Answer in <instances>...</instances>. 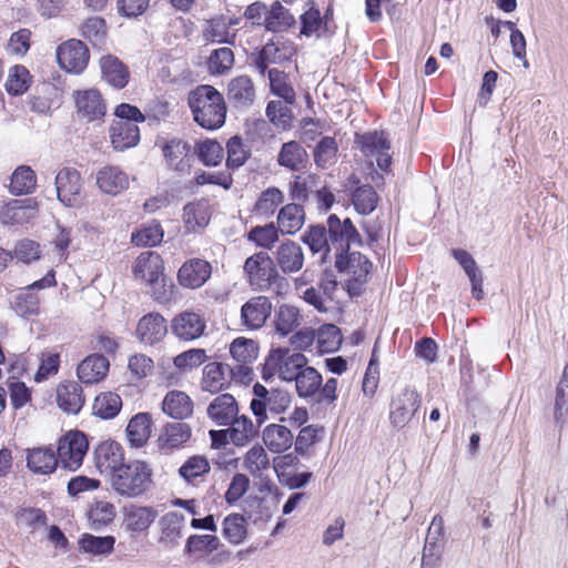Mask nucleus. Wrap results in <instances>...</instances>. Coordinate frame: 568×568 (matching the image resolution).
<instances>
[{"label": "nucleus", "instance_id": "nucleus-5", "mask_svg": "<svg viewBox=\"0 0 568 568\" xmlns=\"http://www.w3.org/2000/svg\"><path fill=\"white\" fill-rule=\"evenodd\" d=\"M244 273L248 284L256 291H266L271 284L280 278L273 258L268 253L261 251L246 258Z\"/></svg>", "mask_w": 568, "mask_h": 568}, {"label": "nucleus", "instance_id": "nucleus-40", "mask_svg": "<svg viewBox=\"0 0 568 568\" xmlns=\"http://www.w3.org/2000/svg\"><path fill=\"white\" fill-rule=\"evenodd\" d=\"M293 382H295L297 395L302 398H310L318 393L323 378L314 367L306 364Z\"/></svg>", "mask_w": 568, "mask_h": 568}, {"label": "nucleus", "instance_id": "nucleus-51", "mask_svg": "<svg viewBox=\"0 0 568 568\" xmlns=\"http://www.w3.org/2000/svg\"><path fill=\"white\" fill-rule=\"evenodd\" d=\"M243 467L253 476L260 477L270 468V459L265 449L260 445L251 447L243 457Z\"/></svg>", "mask_w": 568, "mask_h": 568}, {"label": "nucleus", "instance_id": "nucleus-9", "mask_svg": "<svg viewBox=\"0 0 568 568\" xmlns=\"http://www.w3.org/2000/svg\"><path fill=\"white\" fill-rule=\"evenodd\" d=\"M356 142L366 158L375 159L382 171H388L392 164L390 142L385 132L373 131L357 136Z\"/></svg>", "mask_w": 568, "mask_h": 568}, {"label": "nucleus", "instance_id": "nucleus-36", "mask_svg": "<svg viewBox=\"0 0 568 568\" xmlns=\"http://www.w3.org/2000/svg\"><path fill=\"white\" fill-rule=\"evenodd\" d=\"M162 409L172 418L184 419L192 415L193 402L186 393L172 390L165 395Z\"/></svg>", "mask_w": 568, "mask_h": 568}, {"label": "nucleus", "instance_id": "nucleus-52", "mask_svg": "<svg viewBox=\"0 0 568 568\" xmlns=\"http://www.w3.org/2000/svg\"><path fill=\"white\" fill-rule=\"evenodd\" d=\"M206 64L210 74L223 75L229 72L234 64L233 51L227 47L215 49L209 55Z\"/></svg>", "mask_w": 568, "mask_h": 568}, {"label": "nucleus", "instance_id": "nucleus-64", "mask_svg": "<svg viewBox=\"0 0 568 568\" xmlns=\"http://www.w3.org/2000/svg\"><path fill=\"white\" fill-rule=\"evenodd\" d=\"M270 87L273 94L282 98L286 103L295 102V91L286 82V75L278 69L268 70Z\"/></svg>", "mask_w": 568, "mask_h": 568}, {"label": "nucleus", "instance_id": "nucleus-1", "mask_svg": "<svg viewBox=\"0 0 568 568\" xmlns=\"http://www.w3.org/2000/svg\"><path fill=\"white\" fill-rule=\"evenodd\" d=\"M187 103L194 121L206 130L220 129L226 116L223 95L212 85L196 87L189 93Z\"/></svg>", "mask_w": 568, "mask_h": 568}, {"label": "nucleus", "instance_id": "nucleus-18", "mask_svg": "<svg viewBox=\"0 0 568 568\" xmlns=\"http://www.w3.org/2000/svg\"><path fill=\"white\" fill-rule=\"evenodd\" d=\"M161 150L166 164L171 169L185 172L191 168V145L182 139H164L161 143Z\"/></svg>", "mask_w": 568, "mask_h": 568}, {"label": "nucleus", "instance_id": "nucleus-49", "mask_svg": "<svg viewBox=\"0 0 568 568\" xmlns=\"http://www.w3.org/2000/svg\"><path fill=\"white\" fill-rule=\"evenodd\" d=\"M294 17L282 6L280 1H275L267 10L264 19V26L267 30L277 32L292 26Z\"/></svg>", "mask_w": 568, "mask_h": 568}, {"label": "nucleus", "instance_id": "nucleus-41", "mask_svg": "<svg viewBox=\"0 0 568 568\" xmlns=\"http://www.w3.org/2000/svg\"><path fill=\"white\" fill-rule=\"evenodd\" d=\"M126 435L131 446L142 447L151 435V416L148 413L133 416L126 426Z\"/></svg>", "mask_w": 568, "mask_h": 568}, {"label": "nucleus", "instance_id": "nucleus-62", "mask_svg": "<svg viewBox=\"0 0 568 568\" xmlns=\"http://www.w3.org/2000/svg\"><path fill=\"white\" fill-rule=\"evenodd\" d=\"M195 152L200 161L206 166H216L223 160L222 145L215 140H204L196 144Z\"/></svg>", "mask_w": 568, "mask_h": 568}, {"label": "nucleus", "instance_id": "nucleus-27", "mask_svg": "<svg viewBox=\"0 0 568 568\" xmlns=\"http://www.w3.org/2000/svg\"><path fill=\"white\" fill-rule=\"evenodd\" d=\"M110 138L113 148L118 151L135 146L140 141L139 126L130 121L114 120L110 128Z\"/></svg>", "mask_w": 568, "mask_h": 568}, {"label": "nucleus", "instance_id": "nucleus-11", "mask_svg": "<svg viewBox=\"0 0 568 568\" xmlns=\"http://www.w3.org/2000/svg\"><path fill=\"white\" fill-rule=\"evenodd\" d=\"M326 231L328 233L329 241L335 248L334 254L347 252L351 244L361 242V236L348 217L341 221L336 214H331L327 219Z\"/></svg>", "mask_w": 568, "mask_h": 568}, {"label": "nucleus", "instance_id": "nucleus-61", "mask_svg": "<svg viewBox=\"0 0 568 568\" xmlns=\"http://www.w3.org/2000/svg\"><path fill=\"white\" fill-rule=\"evenodd\" d=\"M14 517L18 525L33 530H40L47 525V516L40 508L18 507Z\"/></svg>", "mask_w": 568, "mask_h": 568}, {"label": "nucleus", "instance_id": "nucleus-59", "mask_svg": "<svg viewBox=\"0 0 568 568\" xmlns=\"http://www.w3.org/2000/svg\"><path fill=\"white\" fill-rule=\"evenodd\" d=\"M281 231L273 222L263 225V226H254L247 233V239L251 242H254L257 246L271 250L273 245L278 241V233Z\"/></svg>", "mask_w": 568, "mask_h": 568}, {"label": "nucleus", "instance_id": "nucleus-55", "mask_svg": "<svg viewBox=\"0 0 568 568\" xmlns=\"http://www.w3.org/2000/svg\"><path fill=\"white\" fill-rule=\"evenodd\" d=\"M210 463L204 456L194 455L187 458L179 468L180 477L187 484L210 471Z\"/></svg>", "mask_w": 568, "mask_h": 568}, {"label": "nucleus", "instance_id": "nucleus-19", "mask_svg": "<svg viewBox=\"0 0 568 568\" xmlns=\"http://www.w3.org/2000/svg\"><path fill=\"white\" fill-rule=\"evenodd\" d=\"M74 100L79 116L87 121L99 120L104 116L106 112V105L98 90L89 89L77 91Z\"/></svg>", "mask_w": 568, "mask_h": 568}, {"label": "nucleus", "instance_id": "nucleus-48", "mask_svg": "<svg viewBox=\"0 0 568 568\" xmlns=\"http://www.w3.org/2000/svg\"><path fill=\"white\" fill-rule=\"evenodd\" d=\"M342 334L334 324L322 325L316 332V345L320 353H333L342 344Z\"/></svg>", "mask_w": 568, "mask_h": 568}, {"label": "nucleus", "instance_id": "nucleus-6", "mask_svg": "<svg viewBox=\"0 0 568 568\" xmlns=\"http://www.w3.org/2000/svg\"><path fill=\"white\" fill-rule=\"evenodd\" d=\"M88 452V440L81 432H69L58 443L55 455L58 465L68 470H77Z\"/></svg>", "mask_w": 568, "mask_h": 568}, {"label": "nucleus", "instance_id": "nucleus-31", "mask_svg": "<svg viewBox=\"0 0 568 568\" xmlns=\"http://www.w3.org/2000/svg\"><path fill=\"white\" fill-rule=\"evenodd\" d=\"M293 434L284 425L270 424L262 432V439L267 449L281 454L293 445Z\"/></svg>", "mask_w": 568, "mask_h": 568}, {"label": "nucleus", "instance_id": "nucleus-13", "mask_svg": "<svg viewBox=\"0 0 568 568\" xmlns=\"http://www.w3.org/2000/svg\"><path fill=\"white\" fill-rule=\"evenodd\" d=\"M38 203L33 199L11 200L0 204V222L3 225H23L37 217Z\"/></svg>", "mask_w": 568, "mask_h": 568}, {"label": "nucleus", "instance_id": "nucleus-15", "mask_svg": "<svg viewBox=\"0 0 568 568\" xmlns=\"http://www.w3.org/2000/svg\"><path fill=\"white\" fill-rule=\"evenodd\" d=\"M168 334L166 320L156 312L143 315L136 325L135 336L138 341L146 346H153L163 341Z\"/></svg>", "mask_w": 568, "mask_h": 568}, {"label": "nucleus", "instance_id": "nucleus-12", "mask_svg": "<svg viewBox=\"0 0 568 568\" xmlns=\"http://www.w3.org/2000/svg\"><path fill=\"white\" fill-rule=\"evenodd\" d=\"M57 59L65 71L80 73L89 62V50L82 41L71 39L58 47Z\"/></svg>", "mask_w": 568, "mask_h": 568}, {"label": "nucleus", "instance_id": "nucleus-54", "mask_svg": "<svg viewBox=\"0 0 568 568\" xmlns=\"http://www.w3.org/2000/svg\"><path fill=\"white\" fill-rule=\"evenodd\" d=\"M378 196L371 185H361L352 194V203L362 215L371 214L377 205Z\"/></svg>", "mask_w": 568, "mask_h": 568}, {"label": "nucleus", "instance_id": "nucleus-2", "mask_svg": "<svg viewBox=\"0 0 568 568\" xmlns=\"http://www.w3.org/2000/svg\"><path fill=\"white\" fill-rule=\"evenodd\" d=\"M110 484L121 496H141L151 487L152 469L142 460H131L110 477Z\"/></svg>", "mask_w": 568, "mask_h": 568}, {"label": "nucleus", "instance_id": "nucleus-47", "mask_svg": "<svg viewBox=\"0 0 568 568\" xmlns=\"http://www.w3.org/2000/svg\"><path fill=\"white\" fill-rule=\"evenodd\" d=\"M121 407V397L116 393L105 392L95 397L93 412L103 419H111L120 413Z\"/></svg>", "mask_w": 568, "mask_h": 568}, {"label": "nucleus", "instance_id": "nucleus-58", "mask_svg": "<svg viewBox=\"0 0 568 568\" xmlns=\"http://www.w3.org/2000/svg\"><path fill=\"white\" fill-rule=\"evenodd\" d=\"M300 325V312L295 306L281 305L275 315V328L278 334L286 336Z\"/></svg>", "mask_w": 568, "mask_h": 568}, {"label": "nucleus", "instance_id": "nucleus-8", "mask_svg": "<svg viewBox=\"0 0 568 568\" xmlns=\"http://www.w3.org/2000/svg\"><path fill=\"white\" fill-rule=\"evenodd\" d=\"M55 191L59 201L68 207H78L83 200V181L73 168L61 169L55 176Z\"/></svg>", "mask_w": 568, "mask_h": 568}, {"label": "nucleus", "instance_id": "nucleus-20", "mask_svg": "<svg viewBox=\"0 0 568 568\" xmlns=\"http://www.w3.org/2000/svg\"><path fill=\"white\" fill-rule=\"evenodd\" d=\"M95 460L100 473L109 478L125 464L121 445L112 440L103 442L98 446Z\"/></svg>", "mask_w": 568, "mask_h": 568}, {"label": "nucleus", "instance_id": "nucleus-22", "mask_svg": "<svg viewBox=\"0 0 568 568\" xmlns=\"http://www.w3.org/2000/svg\"><path fill=\"white\" fill-rule=\"evenodd\" d=\"M294 52L291 43L275 41L266 43L254 58L255 69L264 75L268 64H278L290 60Z\"/></svg>", "mask_w": 568, "mask_h": 568}, {"label": "nucleus", "instance_id": "nucleus-56", "mask_svg": "<svg viewBox=\"0 0 568 568\" xmlns=\"http://www.w3.org/2000/svg\"><path fill=\"white\" fill-rule=\"evenodd\" d=\"M554 417L557 423L561 424L568 418V363L565 365L556 387Z\"/></svg>", "mask_w": 568, "mask_h": 568}, {"label": "nucleus", "instance_id": "nucleus-3", "mask_svg": "<svg viewBox=\"0 0 568 568\" xmlns=\"http://www.w3.org/2000/svg\"><path fill=\"white\" fill-rule=\"evenodd\" d=\"M253 394L255 397L251 400L250 407L258 425L266 422L267 410L274 415H280L290 407L292 402L288 390L283 388L267 389L260 383L253 386Z\"/></svg>", "mask_w": 568, "mask_h": 568}, {"label": "nucleus", "instance_id": "nucleus-37", "mask_svg": "<svg viewBox=\"0 0 568 568\" xmlns=\"http://www.w3.org/2000/svg\"><path fill=\"white\" fill-rule=\"evenodd\" d=\"M307 152L296 141L284 143L277 155V163L291 171H300L304 169L307 164Z\"/></svg>", "mask_w": 568, "mask_h": 568}, {"label": "nucleus", "instance_id": "nucleus-42", "mask_svg": "<svg viewBox=\"0 0 568 568\" xmlns=\"http://www.w3.org/2000/svg\"><path fill=\"white\" fill-rule=\"evenodd\" d=\"M210 211L206 202L189 203L183 209V221L189 232L204 229L210 222Z\"/></svg>", "mask_w": 568, "mask_h": 568}, {"label": "nucleus", "instance_id": "nucleus-25", "mask_svg": "<svg viewBox=\"0 0 568 568\" xmlns=\"http://www.w3.org/2000/svg\"><path fill=\"white\" fill-rule=\"evenodd\" d=\"M97 185L105 194L118 195L129 187V176L119 166L106 165L97 172Z\"/></svg>", "mask_w": 568, "mask_h": 568}, {"label": "nucleus", "instance_id": "nucleus-17", "mask_svg": "<svg viewBox=\"0 0 568 568\" xmlns=\"http://www.w3.org/2000/svg\"><path fill=\"white\" fill-rule=\"evenodd\" d=\"M272 312V303L266 296H254L241 307V323L246 329L261 328Z\"/></svg>", "mask_w": 568, "mask_h": 568}, {"label": "nucleus", "instance_id": "nucleus-23", "mask_svg": "<svg viewBox=\"0 0 568 568\" xmlns=\"http://www.w3.org/2000/svg\"><path fill=\"white\" fill-rule=\"evenodd\" d=\"M277 376L281 381L293 382L302 367L307 364V358L300 352H291L288 348L273 349Z\"/></svg>", "mask_w": 568, "mask_h": 568}, {"label": "nucleus", "instance_id": "nucleus-32", "mask_svg": "<svg viewBox=\"0 0 568 568\" xmlns=\"http://www.w3.org/2000/svg\"><path fill=\"white\" fill-rule=\"evenodd\" d=\"M227 98L236 108L250 106L255 98L254 84L247 75L232 79L227 85Z\"/></svg>", "mask_w": 568, "mask_h": 568}, {"label": "nucleus", "instance_id": "nucleus-14", "mask_svg": "<svg viewBox=\"0 0 568 568\" xmlns=\"http://www.w3.org/2000/svg\"><path fill=\"white\" fill-rule=\"evenodd\" d=\"M272 258L275 267H278L286 275L297 273L304 266L303 248L297 242L292 240L282 241L273 252Z\"/></svg>", "mask_w": 568, "mask_h": 568}, {"label": "nucleus", "instance_id": "nucleus-45", "mask_svg": "<svg viewBox=\"0 0 568 568\" xmlns=\"http://www.w3.org/2000/svg\"><path fill=\"white\" fill-rule=\"evenodd\" d=\"M37 185L34 171L27 165H21L11 175L10 192L14 195L31 193Z\"/></svg>", "mask_w": 568, "mask_h": 568}, {"label": "nucleus", "instance_id": "nucleus-38", "mask_svg": "<svg viewBox=\"0 0 568 568\" xmlns=\"http://www.w3.org/2000/svg\"><path fill=\"white\" fill-rule=\"evenodd\" d=\"M305 213L301 205L290 203L284 205L277 215V227L282 234H295L304 224Z\"/></svg>", "mask_w": 568, "mask_h": 568}, {"label": "nucleus", "instance_id": "nucleus-30", "mask_svg": "<svg viewBox=\"0 0 568 568\" xmlns=\"http://www.w3.org/2000/svg\"><path fill=\"white\" fill-rule=\"evenodd\" d=\"M27 467L34 474L48 475L58 467V458L52 447L27 449Z\"/></svg>", "mask_w": 568, "mask_h": 568}, {"label": "nucleus", "instance_id": "nucleus-60", "mask_svg": "<svg viewBox=\"0 0 568 568\" xmlns=\"http://www.w3.org/2000/svg\"><path fill=\"white\" fill-rule=\"evenodd\" d=\"M220 541L216 535H190L186 541V550L195 558L212 552L219 548Z\"/></svg>", "mask_w": 568, "mask_h": 568}, {"label": "nucleus", "instance_id": "nucleus-34", "mask_svg": "<svg viewBox=\"0 0 568 568\" xmlns=\"http://www.w3.org/2000/svg\"><path fill=\"white\" fill-rule=\"evenodd\" d=\"M302 241L310 247L313 254H322V262L328 261L331 253H335V248L329 241L328 233L323 225L311 226L303 234Z\"/></svg>", "mask_w": 568, "mask_h": 568}, {"label": "nucleus", "instance_id": "nucleus-46", "mask_svg": "<svg viewBox=\"0 0 568 568\" xmlns=\"http://www.w3.org/2000/svg\"><path fill=\"white\" fill-rule=\"evenodd\" d=\"M115 516L114 506L104 500H97L88 509V519L94 530L103 529Z\"/></svg>", "mask_w": 568, "mask_h": 568}, {"label": "nucleus", "instance_id": "nucleus-28", "mask_svg": "<svg viewBox=\"0 0 568 568\" xmlns=\"http://www.w3.org/2000/svg\"><path fill=\"white\" fill-rule=\"evenodd\" d=\"M162 258L155 252L141 253L133 265V275L148 284H154L162 275Z\"/></svg>", "mask_w": 568, "mask_h": 568}, {"label": "nucleus", "instance_id": "nucleus-24", "mask_svg": "<svg viewBox=\"0 0 568 568\" xmlns=\"http://www.w3.org/2000/svg\"><path fill=\"white\" fill-rule=\"evenodd\" d=\"M209 418L217 426L230 425L239 414V406L233 395L221 394L216 396L207 406Z\"/></svg>", "mask_w": 568, "mask_h": 568}, {"label": "nucleus", "instance_id": "nucleus-53", "mask_svg": "<svg viewBox=\"0 0 568 568\" xmlns=\"http://www.w3.org/2000/svg\"><path fill=\"white\" fill-rule=\"evenodd\" d=\"M445 535H425L422 568H438L437 564L445 546Z\"/></svg>", "mask_w": 568, "mask_h": 568}, {"label": "nucleus", "instance_id": "nucleus-4", "mask_svg": "<svg viewBox=\"0 0 568 568\" xmlns=\"http://www.w3.org/2000/svg\"><path fill=\"white\" fill-rule=\"evenodd\" d=\"M422 404L420 394L412 386L395 390L390 397L388 419L392 427L403 429L407 426Z\"/></svg>", "mask_w": 568, "mask_h": 568}, {"label": "nucleus", "instance_id": "nucleus-10", "mask_svg": "<svg viewBox=\"0 0 568 568\" xmlns=\"http://www.w3.org/2000/svg\"><path fill=\"white\" fill-rule=\"evenodd\" d=\"M171 333L181 342H193L204 335L206 321L194 311L176 314L170 323Z\"/></svg>", "mask_w": 568, "mask_h": 568}, {"label": "nucleus", "instance_id": "nucleus-44", "mask_svg": "<svg viewBox=\"0 0 568 568\" xmlns=\"http://www.w3.org/2000/svg\"><path fill=\"white\" fill-rule=\"evenodd\" d=\"M231 20L225 18L212 19L207 22L203 38L209 42L233 43L235 33L230 30Z\"/></svg>", "mask_w": 568, "mask_h": 568}, {"label": "nucleus", "instance_id": "nucleus-50", "mask_svg": "<svg viewBox=\"0 0 568 568\" xmlns=\"http://www.w3.org/2000/svg\"><path fill=\"white\" fill-rule=\"evenodd\" d=\"M115 539L111 535L104 537L95 535H83L79 540V549L82 552L98 555H109L112 552Z\"/></svg>", "mask_w": 568, "mask_h": 568}, {"label": "nucleus", "instance_id": "nucleus-26", "mask_svg": "<svg viewBox=\"0 0 568 568\" xmlns=\"http://www.w3.org/2000/svg\"><path fill=\"white\" fill-rule=\"evenodd\" d=\"M231 427L226 430H211L210 435L213 443H216L217 436L229 438L235 446L246 445L254 436L255 429L252 420L246 416H236L231 422Z\"/></svg>", "mask_w": 568, "mask_h": 568}, {"label": "nucleus", "instance_id": "nucleus-39", "mask_svg": "<svg viewBox=\"0 0 568 568\" xmlns=\"http://www.w3.org/2000/svg\"><path fill=\"white\" fill-rule=\"evenodd\" d=\"M230 365L212 362L205 365L202 377V389L210 393H217L226 385Z\"/></svg>", "mask_w": 568, "mask_h": 568}, {"label": "nucleus", "instance_id": "nucleus-29", "mask_svg": "<svg viewBox=\"0 0 568 568\" xmlns=\"http://www.w3.org/2000/svg\"><path fill=\"white\" fill-rule=\"evenodd\" d=\"M110 363L106 357L92 354L85 357L78 366L77 374L84 384H94L106 376Z\"/></svg>", "mask_w": 568, "mask_h": 568}, {"label": "nucleus", "instance_id": "nucleus-43", "mask_svg": "<svg viewBox=\"0 0 568 568\" xmlns=\"http://www.w3.org/2000/svg\"><path fill=\"white\" fill-rule=\"evenodd\" d=\"M154 519L155 514L151 508L132 506L125 509V529L132 532L146 530Z\"/></svg>", "mask_w": 568, "mask_h": 568}, {"label": "nucleus", "instance_id": "nucleus-21", "mask_svg": "<svg viewBox=\"0 0 568 568\" xmlns=\"http://www.w3.org/2000/svg\"><path fill=\"white\" fill-rule=\"evenodd\" d=\"M212 273L211 264L201 258L186 261L179 270L178 280L183 287L199 288L206 283Z\"/></svg>", "mask_w": 568, "mask_h": 568}, {"label": "nucleus", "instance_id": "nucleus-63", "mask_svg": "<svg viewBox=\"0 0 568 568\" xmlns=\"http://www.w3.org/2000/svg\"><path fill=\"white\" fill-rule=\"evenodd\" d=\"M337 143L334 138L324 136L314 149V161L318 168L332 165L337 154Z\"/></svg>", "mask_w": 568, "mask_h": 568}, {"label": "nucleus", "instance_id": "nucleus-35", "mask_svg": "<svg viewBox=\"0 0 568 568\" xmlns=\"http://www.w3.org/2000/svg\"><path fill=\"white\" fill-rule=\"evenodd\" d=\"M57 402L61 409L78 414L84 404L82 387L77 382H68L57 389Z\"/></svg>", "mask_w": 568, "mask_h": 568}, {"label": "nucleus", "instance_id": "nucleus-33", "mask_svg": "<svg viewBox=\"0 0 568 568\" xmlns=\"http://www.w3.org/2000/svg\"><path fill=\"white\" fill-rule=\"evenodd\" d=\"M102 78L115 89L124 88L129 82V70L123 62L114 55H105L100 59Z\"/></svg>", "mask_w": 568, "mask_h": 568}, {"label": "nucleus", "instance_id": "nucleus-16", "mask_svg": "<svg viewBox=\"0 0 568 568\" xmlns=\"http://www.w3.org/2000/svg\"><path fill=\"white\" fill-rule=\"evenodd\" d=\"M335 267L349 276V281L363 283L372 268L369 260L359 252H339L334 254Z\"/></svg>", "mask_w": 568, "mask_h": 568}, {"label": "nucleus", "instance_id": "nucleus-7", "mask_svg": "<svg viewBox=\"0 0 568 568\" xmlns=\"http://www.w3.org/2000/svg\"><path fill=\"white\" fill-rule=\"evenodd\" d=\"M55 285V273L53 270H50L42 278L34 281L14 295L11 302L12 310L21 317L37 315L39 313L40 300L31 291L53 287Z\"/></svg>", "mask_w": 568, "mask_h": 568}, {"label": "nucleus", "instance_id": "nucleus-57", "mask_svg": "<svg viewBox=\"0 0 568 568\" xmlns=\"http://www.w3.org/2000/svg\"><path fill=\"white\" fill-rule=\"evenodd\" d=\"M284 194L277 187H268L263 191L254 205V213L268 217L271 216L276 207L283 202Z\"/></svg>", "mask_w": 568, "mask_h": 568}]
</instances>
